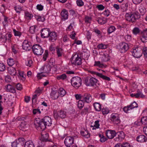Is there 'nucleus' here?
I'll list each match as a JSON object with an SVG mask.
<instances>
[{"label":"nucleus","instance_id":"f257e3e1","mask_svg":"<svg viewBox=\"0 0 147 147\" xmlns=\"http://www.w3.org/2000/svg\"><path fill=\"white\" fill-rule=\"evenodd\" d=\"M81 78L78 76L73 77L71 80L72 85L76 89H78L81 86Z\"/></svg>","mask_w":147,"mask_h":147},{"label":"nucleus","instance_id":"f03ea898","mask_svg":"<svg viewBox=\"0 0 147 147\" xmlns=\"http://www.w3.org/2000/svg\"><path fill=\"white\" fill-rule=\"evenodd\" d=\"M32 50L34 54L37 55H41L43 52V50L39 45H34L32 47Z\"/></svg>","mask_w":147,"mask_h":147},{"label":"nucleus","instance_id":"7ed1b4c3","mask_svg":"<svg viewBox=\"0 0 147 147\" xmlns=\"http://www.w3.org/2000/svg\"><path fill=\"white\" fill-rule=\"evenodd\" d=\"M25 141V139L23 138H19L12 143L11 146L12 147H23Z\"/></svg>","mask_w":147,"mask_h":147},{"label":"nucleus","instance_id":"20e7f679","mask_svg":"<svg viewBox=\"0 0 147 147\" xmlns=\"http://www.w3.org/2000/svg\"><path fill=\"white\" fill-rule=\"evenodd\" d=\"M72 64L76 65H80L82 63V59L78 54L74 55L71 60Z\"/></svg>","mask_w":147,"mask_h":147},{"label":"nucleus","instance_id":"39448f33","mask_svg":"<svg viewBox=\"0 0 147 147\" xmlns=\"http://www.w3.org/2000/svg\"><path fill=\"white\" fill-rule=\"evenodd\" d=\"M74 140L73 137L69 136L67 137L65 140L64 143L67 147H70L74 143Z\"/></svg>","mask_w":147,"mask_h":147},{"label":"nucleus","instance_id":"423d86ee","mask_svg":"<svg viewBox=\"0 0 147 147\" xmlns=\"http://www.w3.org/2000/svg\"><path fill=\"white\" fill-rule=\"evenodd\" d=\"M97 81L96 79L93 77L90 78L89 81L87 79L85 80V82L87 86H93L96 85Z\"/></svg>","mask_w":147,"mask_h":147},{"label":"nucleus","instance_id":"0eeeda50","mask_svg":"<svg viewBox=\"0 0 147 147\" xmlns=\"http://www.w3.org/2000/svg\"><path fill=\"white\" fill-rule=\"evenodd\" d=\"M119 46L120 49L121 53L126 52L129 48L128 45L124 42H122L120 43Z\"/></svg>","mask_w":147,"mask_h":147},{"label":"nucleus","instance_id":"6e6552de","mask_svg":"<svg viewBox=\"0 0 147 147\" xmlns=\"http://www.w3.org/2000/svg\"><path fill=\"white\" fill-rule=\"evenodd\" d=\"M41 137L40 138V140L41 142H45L47 141L52 142L51 140L48 139L49 134L48 133L42 132L41 133Z\"/></svg>","mask_w":147,"mask_h":147},{"label":"nucleus","instance_id":"1a4fd4ad","mask_svg":"<svg viewBox=\"0 0 147 147\" xmlns=\"http://www.w3.org/2000/svg\"><path fill=\"white\" fill-rule=\"evenodd\" d=\"M38 121L37 120H36L34 121V124L38 126V127H40L42 130H45L47 126L42 121V119L40 120L38 122Z\"/></svg>","mask_w":147,"mask_h":147},{"label":"nucleus","instance_id":"9d476101","mask_svg":"<svg viewBox=\"0 0 147 147\" xmlns=\"http://www.w3.org/2000/svg\"><path fill=\"white\" fill-rule=\"evenodd\" d=\"M50 32V29L49 28H46L42 29L41 31V36L44 38L48 37Z\"/></svg>","mask_w":147,"mask_h":147},{"label":"nucleus","instance_id":"9b49d317","mask_svg":"<svg viewBox=\"0 0 147 147\" xmlns=\"http://www.w3.org/2000/svg\"><path fill=\"white\" fill-rule=\"evenodd\" d=\"M82 100L87 103L90 102L92 100L91 96L90 94L87 93H85L82 95Z\"/></svg>","mask_w":147,"mask_h":147},{"label":"nucleus","instance_id":"f8f14e48","mask_svg":"<svg viewBox=\"0 0 147 147\" xmlns=\"http://www.w3.org/2000/svg\"><path fill=\"white\" fill-rule=\"evenodd\" d=\"M132 52V55L135 58H140L142 55V53L140 50H138V48L133 49Z\"/></svg>","mask_w":147,"mask_h":147},{"label":"nucleus","instance_id":"ddd939ff","mask_svg":"<svg viewBox=\"0 0 147 147\" xmlns=\"http://www.w3.org/2000/svg\"><path fill=\"white\" fill-rule=\"evenodd\" d=\"M42 120L47 126H50L52 124V120L50 117L49 116H45Z\"/></svg>","mask_w":147,"mask_h":147},{"label":"nucleus","instance_id":"4468645a","mask_svg":"<svg viewBox=\"0 0 147 147\" xmlns=\"http://www.w3.org/2000/svg\"><path fill=\"white\" fill-rule=\"evenodd\" d=\"M106 133L107 137L109 139L113 138L116 134L115 131L109 130H107Z\"/></svg>","mask_w":147,"mask_h":147},{"label":"nucleus","instance_id":"2eb2a0df","mask_svg":"<svg viewBox=\"0 0 147 147\" xmlns=\"http://www.w3.org/2000/svg\"><path fill=\"white\" fill-rule=\"evenodd\" d=\"M22 46L23 49L26 51H29L32 49V47L28 43V41L26 40H24V41Z\"/></svg>","mask_w":147,"mask_h":147},{"label":"nucleus","instance_id":"dca6fc26","mask_svg":"<svg viewBox=\"0 0 147 147\" xmlns=\"http://www.w3.org/2000/svg\"><path fill=\"white\" fill-rule=\"evenodd\" d=\"M115 136L116 137L114 139V140L116 141H118L120 140V138L121 139L123 138L124 137V133L123 131L118 132L117 133H116Z\"/></svg>","mask_w":147,"mask_h":147},{"label":"nucleus","instance_id":"f3484780","mask_svg":"<svg viewBox=\"0 0 147 147\" xmlns=\"http://www.w3.org/2000/svg\"><path fill=\"white\" fill-rule=\"evenodd\" d=\"M147 29L144 30L142 33V36L140 38L142 41L145 43L147 42Z\"/></svg>","mask_w":147,"mask_h":147},{"label":"nucleus","instance_id":"a211bd4d","mask_svg":"<svg viewBox=\"0 0 147 147\" xmlns=\"http://www.w3.org/2000/svg\"><path fill=\"white\" fill-rule=\"evenodd\" d=\"M5 87L7 91L13 93H16V90L15 88L10 84H8L5 86Z\"/></svg>","mask_w":147,"mask_h":147},{"label":"nucleus","instance_id":"6ab92c4d","mask_svg":"<svg viewBox=\"0 0 147 147\" xmlns=\"http://www.w3.org/2000/svg\"><path fill=\"white\" fill-rule=\"evenodd\" d=\"M147 140L146 137L144 135H141L137 137V140L141 142H146Z\"/></svg>","mask_w":147,"mask_h":147},{"label":"nucleus","instance_id":"aec40b11","mask_svg":"<svg viewBox=\"0 0 147 147\" xmlns=\"http://www.w3.org/2000/svg\"><path fill=\"white\" fill-rule=\"evenodd\" d=\"M49 40L54 41L57 39L56 34L55 32H50L49 34Z\"/></svg>","mask_w":147,"mask_h":147},{"label":"nucleus","instance_id":"412c9836","mask_svg":"<svg viewBox=\"0 0 147 147\" xmlns=\"http://www.w3.org/2000/svg\"><path fill=\"white\" fill-rule=\"evenodd\" d=\"M68 13L67 11L65 9H64L61 12V15L62 16V19H63L64 20L67 19L68 15Z\"/></svg>","mask_w":147,"mask_h":147},{"label":"nucleus","instance_id":"4be33fe9","mask_svg":"<svg viewBox=\"0 0 147 147\" xmlns=\"http://www.w3.org/2000/svg\"><path fill=\"white\" fill-rule=\"evenodd\" d=\"M140 16L138 12H135L132 14V18H133V22H135L137 19H138L140 18Z\"/></svg>","mask_w":147,"mask_h":147},{"label":"nucleus","instance_id":"5701e85b","mask_svg":"<svg viewBox=\"0 0 147 147\" xmlns=\"http://www.w3.org/2000/svg\"><path fill=\"white\" fill-rule=\"evenodd\" d=\"M9 73L11 76H15L16 75V72L15 68L10 67L8 69Z\"/></svg>","mask_w":147,"mask_h":147},{"label":"nucleus","instance_id":"b1692460","mask_svg":"<svg viewBox=\"0 0 147 147\" xmlns=\"http://www.w3.org/2000/svg\"><path fill=\"white\" fill-rule=\"evenodd\" d=\"M115 147H130V146L129 143L126 142L122 144L118 143L115 145Z\"/></svg>","mask_w":147,"mask_h":147},{"label":"nucleus","instance_id":"393cba45","mask_svg":"<svg viewBox=\"0 0 147 147\" xmlns=\"http://www.w3.org/2000/svg\"><path fill=\"white\" fill-rule=\"evenodd\" d=\"M59 116L62 119L64 118L66 116V112L63 110L58 111Z\"/></svg>","mask_w":147,"mask_h":147},{"label":"nucleus","instance_id":"a878e982","mask_svg":"<svg viewBox=\"0 0 147 147\" xmlns=\"http://www.w3.org/2000/svg\"><path fill=\"white\" fill-rule=\"evenodd\" d=\"M24 147H34V146L33 142L30 140L25 142Z\"/></svg>","mask_w":147,"mask_h":147},{"label":"nucleus","instance_id":"bb28decb","mask_svg":"<svg viewBox=\"0 0 147 147\" xmlns=\"http://www.w3.org/2000/svg\"><path fill=\"white\" fill-rule=\"evenodd\" d=\"M132 14H129L128 13H127L125 15V17L126 20L129 22H133V18H132Z\"/></svg>","mask_w":147,"mask_h":147},{"label":"nucleus","instance_id":"cd10ccee","mask_svg":"<svg viewBox=\"0 0 147 147\" xmlns=\"http://www.w3.org/2000/svg\"><path fill=\"white\" fill-rule=\"evenodd\" d=\"M94 106L95 109L97 111H100L101 109V105L98 103H95L94 104Z\"/></svg>","mask_w":147,"mask_h":147},{"label":"nucleus","instance_id":"c85d7f7f","mask_svg":"<svg viewBox=\"0 0 147 147\" xmlns=\"http://www.w3.org/2000/svg\"><path fill=\"white\" fill-rule=\"evenodd\" d=\"M43 68L45 72L47 73H49L51 69V65H49L44 66Z\"/></svg>","mask_w":147,"mask_h":147},{"label":"nucleus","instance_id":"c756f323","mask_svg":"<svg viewBox=\"0 0 147 147\" xmlns=\"http://www.w3.org/2000/svg\"><path fill=\"white\" fill-rule=\"evenodd\" d=\"M107 20L106 18H99L97 20V21L99 24H103L106 23Z\"/></svg>","mask_w":147,"mask_h":147},{"label":"nucleus","instance_id":"7c9ffc66","mask_svg":"<svg viewBox=\"0 0 147 147\" xmlns=\"http://www.w3.org/2000/svg\"><path fill=\"white\" fill-rule=\"evenodd\" d=\"M58 93L59 94L61 97H63L65 94L66 92L65 91L63 88H60L59 89Z\"/></svg>","mask_w":147,"mask_h":147},{"label":"nucleus","instance_id":"2f4dec72","mask_svg":"<svg viewBox=\"0 0 147 147\" xmlns=\"http://www.w3.org/2000/svg\"><path fill=\"white\" fill-rule=\"evenodd\" d=\"M84 100L82 99L79 100L78 103V107L80 109H81L84 106Z\"/></svg>","mask_w":147,"mask_h":147},{"label":"nucleus","instance_id":"473e14b6","mask_svg":"<svg viewBox=\"0 0 147 147\" xmlns=\"http://www.w3.org/2000/svg\"><path fill=\"white\" fill-rule=\"evenodd\" d=\"M66 78V75L65 74H63L61 75H59L56 77L57 79L58 80H60L61 79L64 80Z\"/></svg>","mask_w":147,"mask_h":147},{"label":"nucleus","instance_id":"72a5a7b5","mask_svg":"<svg viewBox=\"0 0 147 147\" xmlns=\"http://www.w3.org/2000/svg\"><path fill=\"white\" fill-rule=\"evenodd\" d=\"M98 76L104 80H105L109 81L111 80L110 78L109 77L103 75L101 73L98 74Z\"/></svg>","mask_w":147,"mask_h":147},{"label":"nucleus","instance_id":"f704fd0d","mask_svg":"<svg viewBox=\"0 0 147 147\" xmlns=\"http://www.w3.org/2000/svg\"><path fill=\"white\" fill-rule=\"evenodd\" d=\"M26 123L25 121L22 122L20 125V129L22 130H24L26 127Z\"/></svg>","mask_w":147,"mask_h":147},{"label":"nucleus","instance_id":"c9c22d12","mask_svg":"<svg viewBox=\"0 0 147 147\" xmlns=\"http://www.w3.org/2000/svg\"><path fill=\"white\" fill-rule=\"evenodd\" d=\"M56 51L58 57H61L63 53V50L61 48H57Z\"/></svg>","mask_w":147,"mask_h":147},{"label":"nucleus","instance_id":"e433bc0d","mask_svg":"<svg viewBox=\"0 0 147 147\" xmlns=\"http://www.w3.org/2000/svg\"><path fill=\"white\" fill-rule=\"evenodd\" d=\"M130 109H132L138 107V105L135 102H134L132 103H131L130 105H128Z\"/></svg>","mask_w":147,"mask_h":147},{"label":"nucleus","instance_id":"4c0bfd02","mask_svg":"<svg viewBox=\"0 0 147 147\" xmlns=\"http://www.w3.org/2000/svg\"><path fill=\"white\" fill-rule=\"evenodd\" d=\"M141 121L142 124L144 125H147V116L143 117H142Z\"/></svg>","mask_w":147,"mask_h":147},{"label":"nucleus","instance_id":"58836bf2","mask_svg":"<svg viewBox=\"0 0 147 147\" xmlns=\"http://www.w3.org/2000/svg\"><path fill=\"white\" fill-rule=\"evenodd\" d=\"M51 95L55 99H57L58 97V94H57L56 92L54 90L52 91Z\"/></svg>","mask_w":147,"mask_h":147},{"label":"nucleus","instance_id":"ea45409f","mask_svg":"<svg viewBox=\"0 0 147 147\" xmlns=\"http://www.w3.org/2000/svg\"><path fill=\"white\" fill-rule=\"evenodd\" d=\"M81 134L82 136L86 137V138H88L90 137V134L86 131H81Z\"/></svg>","mask_w":147,"mask_h":147},{"label":"nucleus","instance_id":"a19ab883","mask_svg":"<svg viewBox=\"0 0 147 147\" xmlns=\"http://www.w3.org/2000/svg\"><path fill=\"white\" fill-rule=\"evenodd\" d=\"M115 29V27L113 26H111L109 27L107 30L108 33L110 34L113 32Z\"/></svg>","mask_w":147,"mask_h":147},{"label":"nucleus","instance_id":"79ce46f5","mask_svg":"<svg viewBox=\"0 0 147 147\" xmlns=\"http://www.w3.org/2000/svg\"><path fill=\"white\" fill-rule=\"evenodd\" d=\"M133 32L135 34H137L139 33L140 30L137 27L135 28L133 30Z\"/></svg>","mask_w":147,"mask_h":147},{"label":"nucleus","instance_id":"37998d69","mask_svg":"<svg viewBox=\"0 0 147 147\" xmlns=\"http://www.w3.org/2000/svg\"><path fill=\"white\" fill-rule=\"evenodd\" d=\"M8 65L9 66H12L14 64V62L13 59H9V61L7 62Z\"/></svg>","mask_w":147,"mask_h":147},{"label":"nucleus","instance_id":"c03bdc74","mask_svg":"<svg viewBox=\"0 0 147 147\" xmlns=\"http://www.w3.org/2000/svg\"><path fill=\"white\" fill-rule=\"evenodd\" d=\"M97 47L99 49H105L107 48V46L105 45L101 44L97 46Z\"/></svg>","mask_w":147,"mask_h":147},{"label":"nucleus","instance_id":"a18cd8bd","mask_svg":"<svg viewBox=\"0 0 147 147\" xmlns=\"http://www.w3.org/2000/svg\"><path fill=\"white\" fill-rule=\"evenodd\" d=\"M139 10L141 14L143 15L146 12V9L144 7H140L139 8Z\"/></svg>","mask_w":147,"mask_h":147},{"label":"nucleus","instance_id":"49530a36","mask_svg":"<svg viewBox=\"0 0 147 147\" xmlns=\"http://www.w3.org/2000/svg\"><path fill=\"white\" fill-rule=\"evenodd\" d=\"M1 40L2 42H6L7 40V35L5 36L3 35V36H2L1 37Z\"/></svg>","mask_w":147,"mask_h":147},{"label":"nucleus","instance_id":"de8ad7c7","mask_svg":"<svg viewBox=\"0 0 147 147\" xmlns=\"http://www.w3.org/2000/svg\"><path fill=\"white\" fill-rule=\"evenodd\" d=\"M111 115L112 116L111 120L112 122H113L116 119H117L118 117L117 115L116 114H112Z\"/></svg>","mask_w":147,"mask_h":147},{"label":"nucleus","instance_id":"09e8293b","mask_svg":"<svg viewBox=\"0 0 147 147\" xmlns=\"http://www.w3.org/2000/svg\"><path fill=\"white\" fill-rule=\"evenodd\" d=\"M5 69V65L3 63H0V71H3Z\"/></svg>","mask_w":147,"mask_h":147},{"label":"nucleus","instance_id":"8fccbe9b","mask_svg":"<svg viewBox=\"0 0 147 147\" xmlns=\"http://www.w3.org/2000/svg\"><path fill=\"white\" fill-rule=\"evenodd\" d=\"M48 55V51L47 50L45 51V53L43 55V59H44V61H45L46 60L47 58V57Z\"/></svg>","mask_w":147,"mask_h":147},{"label":"nucleus","instance_id":"3c124183","mask_svg":"<svg viewBox=\"0 0 147 147\" xmlns=\"http://www.w3.org/2000/svg\"><path fill=\"white\" fill-rule=\"evenodd\" d=\"M13 32H14V34L15 36H20L21 35V32L16 31L15 29L13 30Z\"/></svg>","mask_w":147,"mask_h":147},{"label":"nucleus","instance_id":"603ef678","mask_svg":"<svg viewBox=\"0 0 147 147\" xmlns=\"http://www.w3.org/2000/svg\"><path fill=\"white\" fill-rule=\"evenodd\" d=\"M16 88L17 90H21L22 89V85L18 83L16 85Z\"/></svg>","mask_w":147,"mask_h":147},{"label":"nucleus","instance_id":"864d4df0","mask_svg":"<svg viewBox=\"0 0 147 147\" xmlns=\"http://www.w3.org/2000/svg\"><path fill=\"white\" fill-rule=\"evenodd\" d=\"M35 30V28L34 26H32L30 27L29 29V32L31 34H33Z\"/></svg>","mask_w":147,"mask_h":147},{"label":"nucleus","instance_id":"5fc2aeb1","mask_svg":"<svg viewBox=\"0 0 147 147\" xmlns=\"http://www.w3.org/2000/svg\"><path fill=\"white\" fill-rule=\"evenodd\" d=\"M37 20L38 21L44 22L45 20V18L44 17H42L39 16H36Z\"/></svg>","mask_w":147,"mask_h":147},{"label":"nucleus","instance_id":"6e6d98bb","mask_svg":"<svg viewBox=\"0 0 147 147\" xmlns=\"http://www.w3.org/2000/svg\"><path fill=\"white\" fill-rule=\"evenodd\" d=\"M91 20V18L86 16L85 17V21L86 22L90 23Z\"/></svg>","mask_w":147,"mask_h":147},{"label":"nucleus","instance_id":"4d7b16f0","mask_svg":"<svg viewBox=\"0 0 147 147\" xmlns=\"http://www.w3.org/2000/svg\"><path fill=\"white\" fill-rule=\"evenodd\" d=\"M33 113L34 115H35L37 113L40 114L41 113V112L40 110L38 109H34L33 110Z\"/></svg>","mask_w":147,"mask_h":147},{"label":"nucleus","instance_id":"13d9d810","mask_svg":"<svg viewBox=\"0 0 147 147\" xmlns=\"http://www.w3.org/2000/svg\"><path fill=\"white\" fill-rule=\"evenodd\" d=\"M125 38L127 41H130L131 39V36L130 35H126L125 36Z\"/></svg>","mask_w":147,"mask_h":147},{"label":"nucleus","instance_id":"bf43d9fd","mask_svg":"<svg viewBox=\"0 0 147 147\" xmlns=\"http://www.w3.org/2000/svg\"><path fill=\"white\" fill-rule=\"evenodd\" d=\"M32 63V61L31 60H29L28 61V62H27L26 63V64L27 66H28L29 67H31V66Z\"/></svg>","mask_w":147,"mask_h":147},{"label":"nucleus","instance_id":"052dcab7","mask_svg":"<svg viewBox=\"0 0 147 147\" xmlns=\"http://www.w3.org/2000/svg\"><path fill=\"white\" fill-rule=\"evenodd\" d=\"M77 5L79 6H81L84 5V3L82 1H76Z\"/></svg>","mask_w":147,"mask_h":147},{"label":"nucleus","instance_id":"680f3d73","mask_svg":"<svg viewBox=\"0 0 147 147\" xmlns=\"http://www.w3.org/2000/svg\"><path fill=\"white\" fill-rule=\"evenodd\" d=\"M143 53L145 57H147V47L143 48Z\"/></svg>","mask_w":147,"mask_h":147},{"label":"nucleus","instance_id":"e2e57ef3","mask_svg":"<svg viewBox=\"0 0 147 147\" xmlns=\"http://www.w3.org/2000/svg\"><path fill=\"white\" fill-rule=\"evenodd\" d=\"M36 8L39 11H41L43 9V7L41 4H38L36 6Z\"/></svg>","mask_w":147,"mask_h":147},{"label":"nucleus","instance_id":"0e129e2a","mask_svg":"<svg viewBox=\"0 0 147 147\" xmlns=\"http://www.w3.org/2000/svg\"><path fill=\"white\" fill-rule=\"evenodd\" d=\"M99 120H96L95 122V124L94 125V127L96 128H99Z\"/></svg>","mask_w":147,"mask_h":147},{"label":"nucleus","instance_id":"69168bd1","mask_svg":"<svg viewBox=\"0 0 147 147\" xmlns=\"http://www.w3.org/2000/svg\"><path fill=\"white\" fill-rule=\"evenodd\" d=\"M97 7L99 10H102L105 8V7L101 4L97 5Z\"/></svg>","mask_w":147,"mask_h":147},{"label":"nucleus","instance_id":"338daca9","mask_svg":"<svg viewBox=\"0 0 147 147\" xmlns=\"http://www.w3.org/2000/svg\"><path fill=\"white\" fill-rule=\"evenodd\" d=\"M45 76L42 74V73H39L37 74V77L38 79H40L42 77H45Z\"/></svg>","mask_w":147,"mask_h":147},{"label":"nucleus","instance_id":"774afa93","mask_svg":"<svg viewBox=\"0 0 147 147\" xmlns=\"http://www.w3.org/2000/svg\"><path fill=\"white\" fill-rule=\"evenodd\" d=\"M75 96L76 99L77 100H79L81 99H82V95L80 94H76L75 95Z\"/></svg>","mask_w":147,"mask_h":147}]
</instances>
